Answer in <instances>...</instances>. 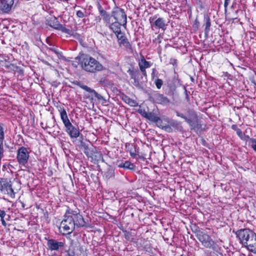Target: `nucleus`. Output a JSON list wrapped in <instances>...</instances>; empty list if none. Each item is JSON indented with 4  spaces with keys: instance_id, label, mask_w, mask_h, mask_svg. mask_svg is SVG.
Wrapping results in <instances>:
<instances>
[{
    "instance_id": "nucleus-1",
    "label": "nucleus",
    "mask_w": 256,
    "mask_h": 256,
    "mask_svg": "<svg viewBox=\"0 0 256 256\" xmlns=\"http://www.w3.org/2000/svg\"><path fill=\"white\" fill-rule=\"evenodd\" d=\"M236 234L240 242L251 252H256V234L248 228L238 230Z\"/></svg>"
},
{
    "instance_id": "nucleus-2",
    "label": "nucleus",
    "mask_w": 256,
    "mask_h": 256,
    "mask_svg": "<svg viewBox=\"0 0 256 256\" xmlns=\"http://www.w3.org/2000/svg\"><path fill=\"white\" fill-rule=\"evenodd\" d=\"M81 68L86 72L95 73L104 70L105 68L98 61L88 55H83L80 58Z\"/></svg>"
},
{
    "instance_id": "nucleus-3",
    "label": "nucleus",
    "mask_w": 256,
    "mask_h": 256,
    "mask_svg": "<svg viewBox=\"0 0 256 256\" xmlns=\"http://www.w3.org/2000/svg\"><path fill=\"white\" fill-rule=\"evenodd\" d=\"M176 116L184 118L186 122L192 129L194 130H198L200 128V125L198 124V116L194 110L188 109L186 111V114H184L179 112H176Z\"/></svg>"
},
{
    "instance_id": "nucleus-4",
    "label": "nucleus",
    "mask_w": 256,
    "mask_h": 256,
    "mask_svg": "<svg viewBox=\"0 0 256 256\" xmlns=\"http://www.w3.org/2000/svg\"><path fill=\"white\" fill-rule=\"evenodd\" d=\"M75 226L71 212L68 210L64 216V220L60 223V230L63 232V234H70L74 230Z\"/></svg>"
},
{
    "instance_id": "nucleus-5",
    "label": "nucleus",
    "mask_w": 256,
    "mask_h": 256,
    "mask_svg": "<svg viewBox=\"0 0 256 256\" xmlns=\"http://www.w3.org/2000/svg\"><path fill=\"white\" fill-rule=\"evenodd\" d=\"M30 157V152L28 149L24 146L20 148L16 154V160L18 164L25 166L28 162Z\"/></svg>"
},
{
    "instance_id": "nucleus-6",
    "label": "nucleus",
    "mask_w": 256,
    "mask_h": 256,
    "mask_svg": "<svg viewBox=\"0 0 256 256\" xmlns=\"http://www.w3.org/2000/svg\"><path fill=\"white\" fill-rule=\"evenodd\" d=\"M0 192L4 194L9 195L12 198L14 196L11 182L7 178H0Z\"/></svg>"
},
{
    "instance_id": "nucleus-7",
    "label": "nucleus",
    "mask_w": 256,
    "mask_h": 256,
    "mask_svg": "<svg viewBox=\"0 0 256 256\" xmlns=\"http://www.w3.org/2000/svg\"><path fill=\"white\" fill-rule=\"evenodd\" d=\"M112 16L118 22L122 24L124 28H126L127 23L126 15L123 9L119 8H116L112 12Z\"/></svg>"
},
{
    "instance_id": "nucleus-8",
    "label": "nucleus",
    "mask_w": 256,
    "mask_h": 256,
    "mask_svg": "<svg viewBox=\"0 0 256 256\" xmlns=\"http://www.w3.org/2000/svg\"><path fill=\"white\" fill-rule=\"evenodd\" d=\"M197 238L204 247L215 248V243L209 235L202 232H200L197 234Z\"/></svg>"
},
{
    "instance_id": "nucleus-9",
    "label": "nucleus",
    "mask_w": 256,
    "mask_h": 256,
    "mask_svg": "<svg viewBox=\"0 0 256 256\" xmlns=\"http://www.w3.org/2000/svg\"><path fill=\"white\" fill-rule=\"evenodd\" d=\"M47 246L50 250H58L64 246V243L62 242H58L54 239H50L48 240Z\"/></svg>"
},
{
    "instance_id": "nucleus-10",
    "label": "nucleus",
    "mask_w": 256,
    "mask_h": 256,
    "mask_svg": "<svg viewBox=\"0 0 256 256\" xmlns=\"http://www.w3.org/2000/svg\"><path fill=\"white\" fill-rule=\"evenodd\" d=\"M14 4V0H0V9L5 13L10 11Z\"/></svg>"
},
{
    "instance_id": "nucleus-11",
    "label": "nucleus",
    "mask_w": 256,
    "mask_h": 256,
    "mask_svg": "<svg viewBox=\"0 0 256 256\" xmlns=\"http://www.w3.org/2000/svg\"><path fill=\"white\" fill-rule=\"evenodd\" d=\"M71 215L73 218L75 226L83 227L86 226V222L81 214H75L72 212H71Z\"/></svg>"
},
{
    "instance_id": "nucleus-12",
    "label": "nucleus",
    "mask_w": 256,
    "mask_h": 256,
    "mask_svg": "<svg viewBox=\"0 0 256 256\" xmlns=\"http://www.w3.org/2000/svg\"><path fill=\"white\" fill-rule=\"evenodd\" d=\"M66 131L71 138H77L80 132L78 128L74 127L72 123L65 126Z\"/></svg>"
},
{
    "instance_id": "nucleus-13",
    "label": "nucleus",
    "mask_w": 256,
    "mask_h": 256,
    "mask_svg": "<svg viewBox=\"0 0 256 256\" xmlns=\"http://www.w3.org/2000/svg\"><path fill=\"white\" fill-rule=\"evenodd\" d=\"M116 36L120 46L122 45L126 48L131 49V45L128 40L124 36V34L121 32Z\"/></svg>"
},
{
    "instance_id": "nucleus-14",
    "label": "nucleus",
    "mask_w": 256,
    "mask_h": 256,
    "mask_svg": "<svg viewBox=\"0 0 256 256\" xmlns=\"http://www.w3.org/2000/svg\"><path fill=\"white\" fill-rule=\"evenodd\" d=\"M58 110L60 114V118L64 126L71 124L65 109L64 108L60 107Z\"/></svg>"
},
{
    "instance_id": "nucleus-15",
    "label": "nucleus",
    "mask_w": 256,
    "mask_h": 256,
    "mask_svg": "<svg viewBox=\"0 0 256 256\" xmlns=\"http://www.w3.org/2000/svg\"><path fill=\"white\" fill-rule=\"evenodd\" d=\"M154 98L157 103L161 104L166 105L170 102V100L167 97L159 93L154 95Z\"/></svg>"
},
{
    "instance_id": "nucleus-16",
    "label": "nucleus",
    "mask_w": 256,
    "mask_h": 256,
    "mask_svg": "<svg viewBox=\"0 0 256 256\" xmlns=\"http://www.w3.org/2000/svg\"><path fill=\"white\" fill-rule=\"evenodd\" d=\"M86 250V249L84 246H81L78 244H76L72 252L73 256H80L82 255L83 256H86L84 254Z\"/></svg>"
},
{
    "instance_id": "nucleus-17",
    "label": "nucleus",
    "mask_w": 256,
    "mask_h": 256,
    "mask_svg": "<svg viewBox=\"0 0 256 256\" xmlns=\"http://www.w3.org/2000/svg\"><path fill=\"white\" fill-rule=\"evenodd\" d=\"M78 86L82 89L86 90V92L90 93H93L94 94L95 96L98 99L100 100L102 98V96L100 94L96 92L94 90L91 89L88 86L84 85L80 82L78 83Z\"/></svg>"
},
{
    "instance_id": "nucleus-18",
    "label": "nucleus",
    "mask_w": 256,
    "mask_h": 256,
    "mask_svg": "<svg viewBox=\"0 0 256 256\" xmlns=\"http://www.w3.org/2000/svg\"><path fill=\"white\" fill-rule=\"evenodd\" d=\"M122 24L118 22H114L109 25V28L113 31V32L117 36L122 32L120 30V26Z\"/></svg>"
},
{
    "instance_id": "nucleus-19",
    "label": "nucleus",
    "mask_w": 256,
    "mask_h": 256,
    "mask_svg": "<svg viewBox=\"0 0 256 256\" xmlns=\"http://www.w3.org/2000/svg\"><path fill=\"white\" fill-rule=\"evenodd\" d=\"M144 116L148 119L154 122H158L161 120L160 118L158 116L154 113L151 112L146 113V115H144Z\"/></svg>"
},
{
    "instance_id": "nucleus-20",
    "label": "nucleus",
    "mask_w": 256,
    "mask_h": 256,
    "mask_svg": "<svg viewBox=\"0 0 256 256\" xmlns=\"http://www.w3.org/2000/svg\"><path fill=\"white\" fill-rule=\"evenodd\" d=\"M155 26L159 28H162L163 30H166V26L165 24V20L163 18H158L154 22V24Z\"/></svg>"
},
{
    "instance_id": "nucleus-21",
    "label": "nucleus",
    "mask_w": 256,
    "mask_h": 256,
    "mask_svg": "<svg viewBox=\"0 0 256 256\" xmlns=\"http://www.w3.org/2000/svg\"><path fill=\"white\" fill-rule=\"evenodd\" d=\"M100 14L106 23L110 24H111L112 15H110L106 11L103 10H100Z\"/></svg>"
},
{
    "instance_id": "nucleus-22",
    "label": "nucleus",
    "mask_w": 256,
    "mask_h": 256,
    "mask_svg": "<svg viewBox=\"0 0 256 256\" xmlns=\"http://www.w3.org/2000/svg\"><path fill=\"white\" fill-rule=\"evenodd\" d=\"M122 100L124 102L131 106H138V104L136 100L131 99L127 96H122Z\"/></svg>"
},
{
    "instance_id": "nucleus-23",
    "label": "nucleus",
    "mask_w": 256,
    "mask_h": 256,
    "mask_svg": "<svg viewBox=\"0 0 256 256\" xmlns=\"http://www.w3.org/2000/svg\"><path fill=\"white\" fill-rule=\"evenodd\" d=\"M140 68L141 71H144V69L150 68V62L145 59L142 58L138 64Z\"/></svg>"
},
{
    "instance_id": "nucleus-24",
    "label": "nucleus",
    "mask_w": 256,
    "mask_h": 256,
    "mask_svg": "<svg viewBox=\"0 0 256 256\" xmlns=\"http://www.w3.org/2000/svg\"><path fill=\"white\" fill-rule=\"evenodd\" d=\"M56 26H58L57 27H56V30H61L62 32H64L67 34H70V35L72 34V32L71 30L66 28L65 26H64L62 24H58Z\"/></svg>"
},
{
    "instance_id": "nucleus-25",
    "label": "nucleus",
    "mask_w": 256,
    "mask_h": 256,
    "mask_svg": "<svg viewBox=\"0 0 256 256\" xmlns=\"http://www.w3.org/2000/svg\"><path fill=\"white\" fill-rule=\"evenodd\" d=\"M49 25L56 30V28L58 26L56 25L61 24L58 20L56 18H54L52 20H50L48 21Z\"/></svg>"
},
{
    "instance_id": "nucleus-26",
    "label": "nucleus",
    "mask_w": 256,
    "mask_h": 256,
    "mask_svg": "<svg viewBox=\"0 0 256 256\" xmlns=\"http://www.w3.org/2000/svg\"><path fill=\"white\" fill-rule=\"evenodd\" d=\"M123 168L125 169L133 170L134 168V164L128 161L125 162L123 164Z\"/></svg>"
},
{
    "instance_id": "nucleus-27",
    "label": "nucleus",
    "mask_w": 256,
    "mask_h": 256,
    "mask_svg": "<svg viewBox=\"0 0 256 256\" xmlns=\"http://www.w3.org/2000/svg\"><path fill=\"white\" fill-rule=\"evenodd\" d=\"M204 20L206 22L205 30H206V31H208L209 29H210V25H211L210 20V17L208 16H204Z\"/></svg>"
},
{
    "instance_id": "nucleus-28",
    "label": "nucleus",
    "mask_w": 256,
    "mask_h": 256,
    "mask_svg": "<svg viewBox=\"0 0 256 256\" xmlns=\"http://www.w3.org/2000/svg\"><path fill=\"white\" fill-rule=\"evenodd\" d=\"M237 135L242 139L243 140H246V138H250L249 136H244V133L241 130L239 129L238 131L236 132Z\"/></svg>"
},
{
    "instance_id": "nucleus-29",
    "label": "nucleus",
    "mask_w": 256,
    "mask_h": 256,
    "mask_svg": "<svg viewBox=\"0 0 256 256\" xmlns=\"http://www.w3.org/2000/svg\"><path fill=\"white\" fill-rule=\"evenodd\" d=\"M250 144L254 150L256 152V138H250Z\"/></svg>"
},
{
    "instance_id": "nucleus-30",
    "label": "nucleus",
    "mask_w": 256,
    "mask_h": 256,
    "mask_svg": "<svg viewBox=\"0 0 256 256\" xmlns=\"http://www.w3.org/2000/svg\"><path fill=\"white\" fill-rule=\"evenodd\" d=\"M163 82L162 80L160 79L157 78L155 80V84L156 88L158 89H160L162 85Z\"/></svg>"
},
{
    "instance_id": "nucleus-31",
    "label": "nucleus",
    "mask_w": 256,
    "mask_h": 256,
    "mask_svg": "<svg viewBox=\"0 0 256 256\" xmlns=\"http://www.w3.org/2000/svg\"><path fill=\"white\" fill-rule=\"evenodd\" d=\"M4 132L2 124H0V142L4 141Z\"/></svg>"
},
{
    "instance_id": "nucleus-32",
    "label": "nucleus",
    "mask_w": 256,
    "mask_h": 256,
    "mask_svg": "<svg viewBox=\"0 0 256 256\" xmlns=\"http://www.w3.org/2000/svg\"><path fill=\"white\" fill-rule=\"evenodd\" d=\"M86 12V11L78 10L76 12V14L78 18H82L84 16V14Z\"/></svg>"
},
{
    "instance_id": "nucleus-33",
    "label": "nucleus",
    "mask_w": 256,
    "mask_h": 256,
    "mask_svg": "<svg viewBox=\"0 0 256 256\" xmlns=\"http://www.w3.org/2000/svg\"><path fill=\"white\" fill-rule=\"evenodd\" d=\"M4 153L3 141L0 142V158L2 157Z\"/></svg>"
},
{
    "instance_id": "nucleus-34",
    "label": "nucleus",
    "mask_w": 256,
    "mask_h": 256,
    "mask_svg": "<svg viewBox=\"0 0 256 256\" xmlns=\"http://www.w3.org/2000/svg\"><path fill=\"white\" fill-rule=\"evenodd\" d=\"M128 72L130 76V77L132 78V79L136 78V76L133 70H128Z\"/></svg>"
},
{
    "instance_id": "nucleus-35",
    "label": "nucleus",
    "mask_w": 256,
    "mask_h": 256,
    "mask_svg": "<svg viewBox=\"0 0 256 256\" xmlns=\"http://www.w3.org/2000/svg\"><path fill=\"white\" fill-rule=\"evenodd\" d=\"M6 216V212L3 210H0V219H2V218H4Z\"/></svg>"
},
{
    "instance_id": "nucleus-36",
    "label": "nucleus",
    "mask_w": 256,
    "mask_h": 256,
    "mask_svg": "<svg viewBox=\"0 0 256 256\" xmlns=\"http://www.w3.org/2000/svg\"><path fill=\"white\" fill-rule=\"evenodd\" d=\"M232 128L236 132L240 129L239 128H238V126L236 124H232Z\"/></svg>"
},
{
    "instance_id": "nucleus-37",
    "label": "nucleus",
    "mask_w": 256,
    "mask_h": 256,
    "mask_svg": "<svg viewBox=\"0 0 256 256\" xmlns=\"http://www.w3.org/2000/svg\"><path fill=\"white\" fill-rule=\"evenodd\" d=\"M230 1V0H224V6L225 8L228 7Z\"/></svg>"
},
{
    "instance_id": "nucleus-38",
    "label": "nucleus",
    "mask_w": 256,
    "mask_h": 256,
    "mask_svg": "<svg viewBox=\"0 0 256 256\" xmlns=\"http://www.w3.org/2000/svg\"><path fill=\"white\" fill-rule=\"evenodd\" d=\"M0 220L2 222V224L4 226H6V221L4 220V218H2V219H0Z\"/></svg>"
},
{
    "instance_id": "nucleus-39",
    "label": "nucleus",
    "mask_w": 256,
    "mask_h": 256,
    "mask_svg": "<svg viewBox=\"0 0 256 256\" xmlns=\"http://www.w3.org/2000/svg\"><path fill=\"white\" fill-rule=\"evenodd\" d=\"M130 156L132 157V158H135L136 156V154L135 152H130Z\"/></svg>"
},
{
    "instance_id": "nucleus-40",
    "label": "nucleus",
    "mask_w": 256,
    "mask_h": 256,
    "mask_svg": "<svg viewBox=\"0 0 256 256\" xmlns=\"http://www.w3.org/2000/svg\"><path fill=\"white\" fill-rule=\"evenodd\" d=\"M195 1L198 4H202V2L201 0H195Z\"/></svg>"
},
{
    "instance_id": "nucleus-41",
    "label": "nucleus",
    "mask_w": 256,
    "mask_h": 256,
    "mask_svg": "<svg viewBox=\"0 0 256 256\" xmlns=\"http://www.w3.org/2000/svg\"><path fill=\"white\" fill-rule=\"evenodd\" d=\"M156 18V16H154V17H153V18H150V22H152V20H154L155 18Z\"/></svg>"
},
{
    "instance_id": "nucleus-42",
    "label": "nucleus",
    "mask_w": 256,
    "mask_h": 256,
    "mask_svg": "<svg viewBox=\"0 0 256 256\" xmlns=\"http://www.w3.org/2000/svg\"><path fill=\"white\" fill-rule=\"evenodd\" d=\"M142 74H144V76H146V69H144V71H142Z\"/></svg>"
},
{
    "instance_id": "nucleus-43",
    "label": "nucleus",
    "mask_w": 256,
    "mask_h": 256,
    "mask_svg": "<svg viewBox=\"0 0 256 256\" xmlns=\"http://www.w3.org/2000/svg\"><path fill=\"white\" fill-rule=\"evenodd\" d=\"M52 50L56 54H58V52L55 50V49H53V48H51L50 49Z\"/></svg>"
},
{
    "instance_id": "nucleus-44",
    "label": "nucleus",
    "mask_w": 256,
    "mask_h": 256,
    "mask_svg": "<svg viewBox=\"0 0 256 256\" xmlns=\"http://www.w3.org/2000/svg\"><path fill=\"white\" fill-rule=\"evenodd\" d=\"M124 164V163H121V164H120L118 166V167H120V168H123V166H122V164Z\"/></svg>"
},
{
    "instance_id": "nucleus-45",
    "label": "nucleus",
    "mask_w": 256,
    "mask_h": 256,
    "mask_svg": "<svg viewBox=\"0 0 256 256\" xmlns=\"http://www.w3.org/2000/svg\"><path fill=\"white\" fill-rule=\"evenodd\" d=\"M146 113H148V112H144V113L142 114V116H144V115H146Z\"/></svg>"
},
{
    "instance_id": "nucleus-46",
    "label": "nucleus",
    "mask_w": 256,
    "mask_h": 256,
    "mask_svg": "<svg viewBox=\"0 0 256 256\" xmlns=\"http://www.w3.org/2000/svg\"><path fill=\"white\" fill-rule=\"evenodd\" d=\"M254 254H256V252H253Z\"/></svg>"
}]
</instances>
